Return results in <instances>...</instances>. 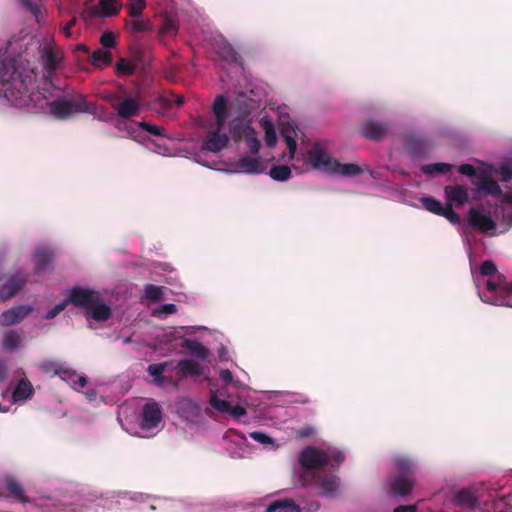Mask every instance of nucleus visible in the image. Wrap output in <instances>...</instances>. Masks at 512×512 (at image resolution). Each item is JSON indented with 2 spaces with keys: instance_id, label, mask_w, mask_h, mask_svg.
Wrapping results in <instances>:
<instances>
[{
  "instance_id": "5",
  "label": "nucleus",
  "mask_w": 512,
  "mask_h": 512,
  "mask_svg": "<svg viewBox=\"0 0 512 512\" xmlns=\"http://www.w3.org/2000/svg\"><path fill=\"white\" fill-rule=\"evenodd\" d=\"M299 463L302 468L318 470L327 465L325 450H320L313 446H307L299 454Z\"/></svg>"
},
{
  "instance_id": "20",
  "label": "nucleus",
  "mask_w": 512,
  "mask_h": 512,
  "mask_svg": "<svg viewBox=\"0 0 512 512\" xmlns=\"http://www.w3.org/2000/svg\"><path fill=\"white\" fill-rule=\"evenodd\" d=\"M237 167L241 172L248 174H260L265 170L264 165L258 158L243 156L238 160Z\"/></svg>"
},
{
  "instance_id": "38",
  "label": "nucleus",
  "mask_w": 512,
  "mask_h": 512,
  "mask_svg": "<svg viewBox=\"0 0 512 512\" xmlns=\"http://www.w3.org/2000/svg\"><path fill=\"white\" fill-rule=\"evenodd\" d=\"M453 168V165L448 163H431L422 166L421 170L424 174L434 175V174H444L449 172Z\"/></svg>"
},
{
  "instance_id": "8",
  "label": "nucleus",
  "mask_w": 512,
  "mask_h": 512,
  "mask_svg": "<svg viewBox=\"0 0 512 512\" xmlns=\"http://www.w3.org/2000/svg\"><path fill=\"white\" fill-rule=\"evenodd\" d=\"M109 100L116 114L121 118L135 116L139 111V101L131 95H128L123 100L118 95H112Z\"/></svg>"
},
{
  "instance_id": "9",
  "label": "nucleus",
  "mask_w": 512,
  "mask_h": 512,
  "mask_svg": "<svg viewBox=\"0 0 512 512\" xmlns=\"http://www.w3.org/2000/svg\"><path fill=\"white\" fill-rule=\"evenodd\" d=\"M162 419V411L158 403L152 402L144 405L142 409L141 428L150 430L158 426Z\"/></svg>"
},
{
  "instance_id": "29",
  "label": "nucleus",
  "mask_w": 512,
  "mask_h": 512,
  "mask_svg": "<svg viewBox=\"0 0 512 512\" xmlns=\"http://www.w3.org/2000/svg\"><path fill=\"white\" fill-rule=\"evenodd\" d=\"M218 56L225 62L228 63H239V55L233 48V46L227 41H222L217 46Z\"/></svg>"
},
{
  "instance_id": "61",
  "label": "nucleus",
  "mask_w": 512,
  "mask_h": 512,
  "mask_svg": "<svg viewBox=\"0 0 512 512\" xmlns=\"http://www.w3.org/2000/svg\"><path fill=\"white\" fill-rule=\"evenodd\" d=\"M8 374V367L4 360L0 359V382L6 380Z\"/></svg>"
},
{
  "instance_id": "7",
  "label": "nucleus",
  "mask_w": 512,
  "mask_h": 512,
  "mask_svg": "<svg viewBox=\"0 0 512 512\" xmlns=\"http://www.w3.org/2000/svg\"><path fill=\"white\" fill-rule=\"evenodd\" d=\"M390 131V126L386 122L375 119H367L360 128V135L372 141H382Z\"/></svg>"
},
{
  "instance_id": "64",
  "label": "nucleus",
  "mask_w": 512,
  "mask_h": 512,
  "mask_svg": "<svg viewBox=\"0 0 512 512\" xmlns=\"http://www.w3.org/2000/svg\"><path fill=\"white\" fill-rule=\"evenodd\" d=\"M394 512H416V509L414 506H398Z\"/></svg>"
},
{
  "instance_id": "59",
  "label": "nucleus",
  "mask_w": 512,
  "mask_h": 512,
  "mask_svg": "<svg viewBox=\"0 0 512 512\" xmlns=\"http://www.w3.org/2000/svg\"><path fill=\"white\" fill-rule=\"evenodd\" d=\"M458 171L462 175H465L468 177H472L476 173L474 166L471 164H463V165L459 166Z\"/></svg>"
},
{
  "instance_id": "11",
  "label": "nucleus",
  "mask_w": 512,
  "mask_h": 512,
  "mask_svg": "<svg viewBox=\"0 0 512 512\" xmlns=\"http://www.w3.org/2000/svg\"><path fill=\"white\" fill-rule=\"evenodd\" d=\"M27 283V278L20 273H16L10 279L0 286V302H5L13 298Z\"/></svg>"
},
{
  "instance_id": "50",
  "label": "nucleus",
  "mask_w": 512,
  "mask_h": 512,
  "mask_svg": "<svg viewBox=\"0 0 512 512\" xmlns=\"http://www.w3.org/2000/svg\"><path fill=\"white\" fill-rule=\"evenodd\" d=\"M441 216L445 217L453 225L460 224V216L453 210L451 205L446 204V207H444Z\"/></svg>"
},
{
  "instance_id": "37",
  "label": "nucleus",
  "mask_w": 512,
  "mask_h": 512,
  "mask_svg": "<svg viewBox=\"0 0 512 512\" xmlns=\"http://www.w3.org/2000/svg\"><path fill=\"white\" fill-rule=\"evenodd\" d=\"M269 176L275 181H287L291 177V169L287 165L272 166Z\"/></svg>"
},
{
  "instance_id": "24",
  "label": "nucleus",
  "mask_w": 512,
  "mask_h": 512,
  "mask_svg": "<svg viewBox=\"0 0 512 512\" xmlns=\"http://www.w3.org/2000/svg\"><path fill=\"white\" fill-rule=\"evenodd\" d=\"M281 136L283 137L284 141L287 144L290 158H294V154L297 149V142H296V129L293 125L290 123L284 124L281 128Z\"/></svg>"
},
{
  "instance_id": "42",
  "label": "nucleus",
  "mask_w": 512,
  "mask_h": 512,
  "mask_svg": "<svg viewBox=\"0 0 512 512\" xmlns=\"http://www.w3.org/2000/svg\"><path fill=\"white\" fill-rule=\"evenodd\" d=\"M421 203L427 211L441 216L444 207L442 206V204L439 200H437L433 197H423L421 199Z\"/></svg>"
},
{
  "instance_id": "36",
  "label": "nucleus",
  "mask_w": 512,
  "mask_h": 512,
  "mask_svg": "<svg viewBox=\"0 0 512 512\" xmlns=\"http://www.w3.org/2000/svg\"><path fill=\"white\" fill-rule=\"evenodd\" d=\"M333 174H340L343 176L353 177L362 173V169L357 164L347 163L341 164L338 161V166L335 167V170L332 172Z\"/></svg>"
},
{
  "instance_id": "49",
  "label": "nucleus",
  "mask_w": 512,
  "mask_h": 512,
  "mask_svg": "<svg viewBox=\"0 0 512 512\" xmlns=\"http://www.w3.org/2000/svg\"><path fill=\"white\" fill-rule=\"evenodd\" d=\"M167 365V362L150 364L147 368V371L151 376H154L156 378V382L158 383L162 380L161 375L164 372Z\"/></svg>"
},
{
  "instance_id": "62",
  "label": "nucleus",
  "mask_w": 512,
  "mask_h": 512,
  "mask_svg": "<svg viewBox=\"0 0 512 512\" xmlns=\"http://www.w3.org/2000/svg\"><path fill=\"white\" fill-rule=\"evenodd\" d=\"M219 376L226 383H230L232 381V379H233L232 372L230 370H228V369H222L220 371Z\"/></svg>"
},
{
  "instance_id": "43",
  "label": "nucleus",
  "mask_w": 512,
  "mask_h": 512,
  "mask_svg": "<svg viewBox=\"0 0 512 512\" xmlns=\"http://www.w3.org/2000/svg\"><path fill=\"white\" fill-rule=\"evenodd\" d=\"M135 70L136 64L125 58H120L116 64L117 73L122 75H132L134 74Z\"/></svg>"
},
{
  "instance_id": "57",
  "label": "nucleus",
  "mask_w": 512,
  "mask_h": 512,
  "mask_svg": "<svg viewBox=\"0 0 512 512\" xmlns=\"http://www.w3.org/2000/svg\"><path fill=\"white\" fill-rule=\"evenodd\" d=\"M246 143L249 148V151L251 154H257L260 149V142L259 140L254 136H247L246 137Z\"/></svg>"
},
{
  "instance_id": "6",
  "label": "nucleus",
  "mask_w": 512,
  "mask_h": 512,
  "mask_svg": "<svg viewBox=\"0 0 512 512\" xmlns=\"http://www.w3.org/2000/svg\"><path fill=\"white\" fill-rule=\"evenodd\" d=\"M303 480L309 478V482L320 488L322 495H332L338 488L339 480L335 475L323 474L317 471H310L303 475Z\"/></svg>"
},
{
  "instance_id": "4",
  "label": "nucleus",
  "mask_w": 512,
  "mask_h": 512,
  "mask_svg": "<svg viewBox=\"0 0 512 512\" xmlns=\"http://www.w3.org/2000/svg\"><path fill=\"white\" fill-rule=\"evenodd\" d=\"M100 295L101 294L96 290L76 286L70 290L69 297L66 299L68 304L81 308L86 313L92 305L100 300Z\"/></svg>"
},
{
  "instance_id": "2",
  "label": "nucleus",
  "mask_w": 512,
  "mask_h": 512,
  "mask_svg": "<svg viewBox=\"0 0 512 512\" xmlns=\"http://www.w3.org/2000/svg\"><path fill=\"white\" fill-rule=\"evenodd\" d=\"M474 282L483 302L512 308V281H506L493 261L481 264L479 272L474 274Z\"/></svg>"
},
{
  "instance_id": "15",
  "label": "nucleus",
  "mask_w": 512,
  "mask_h": 512,
  "mask_svg": "<svg viewBox=\"0 0 512 512\" xmlns=\"http://www.w3.org/2000/svg\"><path fill=\"white\" fill-rule=\"evenodd\" d=\"M447 205L463 206L469 200V193L467 188L461 185L445 186L444 188Z\"/></svg>"
},
{
  "instance_id": "34",
  "label": "nucleus",
  "mask_w": 512,
  "mask_h": 512,
  "mask_svg": "<svg viewBox=\"0 0 512 512\" xmlns=\"http://www.w3.org/2000/svg\"><path fill=\"white\" fill-rule=\"evenodd\" d=\"M35 270L36 272L45 271L52 263L53 254L48 250H37L35 253Z\"/></svg>"
},
{
  "instance_id": "40",
  "label": "nucleus",
  "mask_w": 512,
  "mask_h": 512,
  "mask_svg": "<svg viewBox=\"0 0 512 512\" xmlns=\"http://www.w3.org/2000/svg\"><path fill=\"white\" fill-rule=\"evenodd\" d=\"M21 337L16 331H8L3 336L2 346L5 350H14L19 347Z\"/></svg>"
},
{
  "instance_id": "60",
  "label": "nucleus",
  "mask_w": 512,
  "mask_h": 512,
  "mask_svg": "<svg viewBox=\"0 0 512 512\" xmlns=\"http://www.w3.org/2000/svg\"><path fill=\"white\" fill-rule=\"evenodd\" d=\"M21 2V4L26 8L28 9L29 11H31L33 14H36L39 12V9L36 5H34L32 3L31 0H19Z\"/></svg>"
},
{
  "instance_id": "45",
  "label": "nucleus",
  "mask_w": 512,
  "mask_h": 512,
  "mask_svg": "<svg viewBox=\"0 0 512 512\" xmlns=\"http://www.w3.org/2000/svg\"><path fill=\"white\" fill-rule=\"evenodd\" d=\"M98 8L100 14L105 17L114 16L118 13V9L114 6V0H99Z\"/></svg>"
},
{
  "instance_id": "47",
  "label": "nucleus",
  "mask_w": 512,
  "mask_h": 512,
  "mask_svg": "<svg viewBox=\"0 0 512 512\" xmlns=\"http://www.w3.org/2000/svg\"><path fill=\"white\" fill-rule=\"evenodd\" d=\"M325 454L327 457V465H331L332 467L340 465L344 461V455L341 451L332 449L325 450Z\"/></svg>"
},
{
  "instance_id": "54",
  "label": "nucleus",
  "mask_w": 512,
  "mask_h": 512,
  "mask_svg": "<svg viewBox=\"0 0 512 512\" xmlns=\"http://www.w3.org/2000/svg\"><path fill=\"white\" fill-rule=\"evenodd\" d=\"M67 305H68V301H67V299H64L62 302H60L59 304L54 306L52 309H50L46 313L45 319L51 320V319L55 318L60 312H62L67 307Z\"/></svg>"
},
{
  "instance_id": "55",
  "label": "nucleus",
  "mask_w": 512,
  "mask_h": 512,
  "mask_svg": "<svg viewBox=\"0 0 512 512\" xmlns=\"http://www.w3.org/2000/svg\"><path fill=\"white\" fill-rule=\"evenodd\" d=\"M265 142L269 147L274 146L277 142L276 132L272 126L265 129Z\"/></svg>"
},
{
  "instance_id": "31",
  "label": "nucleus",
  "mask_w": 512,
  "mask_h": 512,
  "mask_svg": "<svg viewBox=\"0 0 512 512\" xmlns=\"http://www.w3.org/2000/svg\"><path fill=\"white\" fill-rule=\"evenodd\" d=\"M91 64L96 68H104L112 63V53L104 49H96L90 56Z\"/></svg>"
},
{
  "instance_id": "1",
  "label": "nucleus",
  "mask_w": 512,
  "mask_h": 512,
  "mask_svg": "<svg viewBox=\"0 0 512 512\" xmlns=\"http://www.w3.org/2000/svg\"><path fill=\"white\" fill-rule=\"evenodd\" d=\"M46 96L47 104L43 107H26L33 112L44 111L49 108L50 114L57 120H67L79 114H95L96 104L87 100L86 96L71 88H65L61 95H54L60 91L52 81H46L41 89Z\"/></svg>"
},
{
  "instance_id": "30",
  "label": "nucleus",
  "mask_w": 512,
  "mask_h": 512,
  "mask_svg": "<svg viewBox=\"0 0 512 512\" xmlns=\"http://www.w3.org/2000/svg\"><path fill=\"white\" fill-rule=\"evenodd\" d=\"M479 190L484 191L486 194L500 197L502 195V189L499 184L488 176H483L476 183Z\"/></svg>"
},
{
  "instance_id": "26",
  "label": "nucleus",
  "mask_w": 512,
  "mask_h": 512,
  "mask_svg": "<svg viewBox=\"0 0 512 512\" xmlns=\"http://www.w3.org/2000/svg\"><path fill=\"white\" fill-rule=\"evenodd\" d=\"M268 512H300V507L292 499H278L270 503Z\"/></svg>"
},
{
  "instance_id": "56",
  "label": "nucleus",
  "mask_w": 512,
  "mask_h": 512,
  "mask_svg": "<svg viewBox=\"0 0 512 512\" xmlns=\"http://www.w3.org/2000/svg\"><path fill=\"white\" fill-rule=\"evenodd\" d=\"M499 174L503 182H509L512 180V166L509 164L501 165Z\"/></svg>"
},
{
  "instance_id": "32",
  "label": "nucleus",
  "mask_w": 512,
  "mask_h": 512,
  "mask_svg": "<svg viewBox=\"0 0 512 512\" xmlns=\"http://www.w3.org/2000/svg\"><path fill=\"white\" fill-rule=\"evenodd\" d=\"M455 501L459 506L473 509L476 507L478 500L477 497L468 489H462L455 495Z\"/></svg>"
},
{
  "instance_id": "17",
  "label": "nucleus",
  "mask_w": 512,
  "mask_h": 512,
  "mask_svg": "<svg viewBox=\"0 0 512 512\" xmlns=\"http://www.w3.org/2000/svg\"><path fill=\"white\" fill-rule=\"evenodd\" d=\"M212 112L215 116V126L223 129L227 120V100L223 95H218L212 105Z\"/></svg>"
},
{
  "instance_id": "19",
  "label": "nucleus",
  "mask_w": 512,
  "mask_h": 512,
  "mask_svg": "<svg viewBox=\"0 0 512 512\" xmlns=\"http://www.w3.org/2000/svg\"><path fill=\"white\" fill-rule=\"evenodd\" d=\"M176 369L178 374L182 377H186L188 375L192 377H198L203 374V368L201 365L191 359H182L178 361Z\"/></svg>"
},
{
  "instance_id": "33",
  "label": "nucleus",
  "mask_w": 512,
  "mask_h": 512,
  "mask_svg": "<svg viewBox=\"0 0 512 512\" xmlns=\"http://www.w3.org/2000/svg\"><path fill=\"white\" fill-rule=\"evenodd\" d=\"M396 470L398 475H405L406 477H412L415 471L412 460L407 456H398L394 459Z\"/></svg>"
},
{
  "instance_id": "35",
  "label": "nucleus",
  "mask_w": 512,
  "mask_h": 512,
  "mask_svg": "<svg viewBox=\"0 0 512 512\" xmlns=\"http://www.w3.org/2000/svg\"><path fill=\"white\" fill-rule=\"evenodd\" d=\"M126 29L132 33H143L151 31L152 25L148 19L132 18L126 21Z\"/></svg>"
},
{
  "instance_id": "25",
  "label": "nucleus",
  "mask_w": 512,
  "mask_h": 512,
  "mask_svg": "<svg viewBox=\"0 0 512 512\" xmlns=\"http://www.w3.org/2000/svg\"><path fill=\"white\" fill-rule=\"evenodd\" d=\"M43 57H44V67L48 74L45 82L51 81L50 77L56 71V69L61 61V57L59 56V54L56 51H54L52 49H45Z\"/></svg>"
},
{
  "instance_id": "46",
  "label": "nucleus",
  "mask_w": 512,
  "mask_h": 512,
  "mask_svg": "<svg viewBox=\"0 0 512 512\" xmlns=\"http://www.w3.org/2000/svg\"><path fill=\"white\" fill-rule=\"evenodd\" d=\"M145 297L151 301H159L162 299V288L153 284H147L144 288Z\"/></svg>"
},
{
  "instance_id": "23",
  "label": "nucleus",
  "mask_w": 512,
  "mask_h": 512,
  "mask_svg": "<svg viewBox=\"0 0 512 512\" xmlns=\"http://www.w3.org/2000/svg\"><path fill=\"white\" fill-rule=\"evenodd\" d=\"M181 346L187 349L191 355L199 358L206 359L209 355V350L202 343L194 339H183Z\"/></svg>"
},
{
  "instance_id": "22",
  "label": "nucleus",
  "mask_w": 512,
  "mask_h": 512,
  "mask_svg": "<svg viewBox=\"0 0 512 512\" xmlns=\"http://www.w3.org/2000/svg\"><path fill=\"white\" fill-rule=\"evenodd\" d=\"M429 146L428 141L419 136H409L406 140V147L413 156H422Z\"/></svg>"
},
{
  "instance_id": "52",
  "label": "nucleus",
  "mask_w": 512,
  "mask_h": 512,
  "mask_svg": "<svg viewBox=\"0 0 512 512\" xmlns=\"http://www.w3.org/2000/svg\"><path fill=\"white\" fill-rule=\"evenodd\" d=\"M177 29V25L172 19H166L160 29V35H175Z\"/></svg>"
},
{
  "instance_id": "14",
  "label": "nucleus",
  "mask_w": 512,
  "mask_h": 512,
  "mask_svg": "<svg viewBox=\"0 0 512 512\" xmlns=\"http://www.w3.org/2000/svg\"><path fill=\"white\" fill-rule=\"evenodd\" d=\"M209 403L217 411L231 414L234 417H241L246 414V409L243 406L239 404L231 405L229 401L218 398L215 392H211Z\"/></svg>"
},
{
  "instance_id": "51",
  "label": "nucleus",
  "mask_w": 512,
  "mask_h": 512,
  "mask_svg": "<svg viewBox=\"0 0 512 512\" xmlns=\"http://www.w3.org/2000/svg\"><path fill=\"white\" fill-rule=\"evenodd\" d=\"M100 43L104 48H113L116 45L115 35L111 31H105L100 37Z\"/></svg>"
},
{
  "instance_id": "63",
  "label": "nucleus",
  "mask_w": 512,
  "mask_h": 512,
  "mask_svg": "<svg viewBox=\"0 0 512 512\" xmlns=\"http://www.w3.org/2000/svg\"><path fill=\"white\" fill-rule=\"evenodd\" d=\"M503 221L507 224L512 226V210H505L503 212Z\"/></svg>"
},
{
  "instance_id": "21",
  "label": "nucleus",
  "mask_w": 512,
  "mask_h": 512,
  "mask_svg": "<svg viewBox=\"0 0 512 512\" xmlns=\"http://www.w3.org/2000/svg\"><path fill=\"white\" fill-rule=\"evenodd\" d=\"M59 377L77 390L83 388L87 384L86 376L77 374L76 371L67 366L63 367Z\"/></svg>"
},
{
  "instance_id": "41",
  "label": "nucleus",
  "mask_w": 512,
  "mask_h": 512,
  "mask_svg": "<svg viewBox=\"0 0 512 512\" xmlns=\"http://www.w3.org/2000/svg\"><path fill=\"white\" fill-rule=\"evenodd\" d=\"M159 102L166 108H170L173 104L180 107L184 103V97L180 94L170 92L159 97Z\"/></svg>"
},
{
  "instance_id": "48",
  "label": "nucleus",
  "mask_w": 512,
  "mask_h": 512,
  "mask_svg": "<svg viewBox=\"0 0 512 512\" xmlns=\"http://www.w3.org/2000/svg\"><path fill=\"white\" fill-rule=\"evenodd\" d=\"M139 126L142 130L155 135V136H164L165 135V129L161 126L151 124L146 121H142L139 123Z\"/></svg>"
},
{
  "instance_id": "27",
  "label": "nucleus",
  "mask_w": 512,
  "mask_h": 512,
  "mask_svg": "<svg viewBox=\"0 0 512 512\" xmlns=\"http://www.w3.org/2000/svg\"><path fill=\"white\" fill-rule=\"evenodd\" d=\"M5 488L8 491L9 495L16 499L17 501L22 503L28 501V498L25 495L23 487L16 479L12 477H7L5 479Z\"/></svg>"
},
{
  "instance_id": "53",
  "label": "nucleus",
  "mask_w": 512,
  "mask_h": 512,
  "mask_svg": "<svg viewBox=\"0 0 512 512\" xmlns=\"http://www.w3.org/2000/svg\"><path fill=\"white\" fill-rule=\"evenodd\" d=\"M249 436L254 441H257L263 445H269L273 443V439L269 435L260 431L251 432Z\"/></svg>"
},
{
  "instance_id": "13",
  "label": "nucleus",
  "mask_w": 512,
  "mask_h": 512,
  "mask_svg": "<svg viewBox=\"0 0 512 512\" xmlns=\"http://www.w3.org/2000/svg\"><path fill=\"white\" fill-rule=\"evenodd\" d=\"M467 221L472 228H476L481 232H487L496 227L495 222L489 215L481 213L474 207L469 210Z\"/></svg>"
},
{
  "instance_id": "16",
  "label": "nucleus",
  "mask_w": 512,
  "mask_h": 512,
  "mask_svg": "<svg viewBox=\"0 0 512 512\" xmlns=\"http://www.w3.org/2000/svg\"><path fill=\"white\" fill-rule=\"evenodd\" d=\"M414 484L412 477H406L405 475H396L389 479L390 489L393 495L406 496L408 495Z\"/></svg>"
},
{
  "instance_id": "10",
  "label": "nucleus",
  "mask_w": 512,
  "mask_h": 512,
  "mask_svg": "<svg viewBox=\"0 0 512 512\" xmlns=\"http://www.w3.org/2000/svg\"><path fill=\"white\" fill-rule=\"evenodd\" d=\"M222 130L216 126L214 131H209L206 134L202 144L203 150L216 153L227 146L229 138L227 134L221 133Z\"/></svg>"
},
{
  "instance_id": "12",
  "label": "nucleus",
  "mask_w": 512,
  "mask_h": 512,
  "mask_svg": "<svg viewBox=\"0 0 512 512\" xmlns=\"http://www.w3.org/2000/svg\"><path fill=\"white\" fill-rule=\"evenodd\" d=\"M32 307L29 305H18L0 314L1 326H12L20 323L29 313Z\"/></svg>"
},
{
  "instance_id": "58",
  "label": "nucleus",
  "mask_w": 512,
  "mask_h": 512,
  "mask_svg": "<svg viewBox=\"0 0 512 512\" xmlns=\"http://www.w3.org/2000/svg\"><path fill=\"white\" fill-rule=\"evenodd\" d=\"M99 15H101V14H100V10L98 7L86 8L82 13L83 18L87 21L90 19H93Z\"/></svg>"
},
{
  "instance_id": "39",
  "label": "nucleus",
  "mask_w": 512,
  "mask_h": 512,
  "mask_svg": "<svg viewBox=\"0 0 512 512\" xmlns=\"http://www.w3.org/2000/svg\"><path fill=\"white\" fill-rule=\"evenodd\" d=\"M64 366L62 362L57 360H44L40 363V370L46 374L60 376V372Z\"/></svg>"
},
{
  "instance_id": "3",
  "label": "nucleus",
  "mask_w": 512,
  "mask_h": 512,
  "mask_svg": "<svg viewBox=\"0 0 512 512\" xmlns=\"http://www.w3.org/2000/svg\"><path fill=\"white\" fill-rule=\"evenodd\" d=\"M307 162L313 169L327 173H332L338 166V160L332 158L319 143L307 152Z\"/></svg>"
},
{
  "instance_id": "44",
  "label": "nucleus",
  "mask_w": 512,
  "mask_h": 512,
  "mask_svg": "<svg viewBox=\"0 0 512 512\" xmlns=\"http://www.w3.org/2000/svg\"><path fill=\"white\" fill-rule=\"evenodd\" d=\"M145 7V0H131V3L128 4V15L131 18H139Z\"/></svg>"
},
{
  "instance_id": "18",
  "label": "nucleus",
  "mask_w": 512,
  "mask_h": 512,
  "mask_svg": "<svg viewBox=\"0 0 512 512\" xmlns=\"http://www.w3.org/2000/svg\"><path fill=\"white\" fill-rule=\"evenodd\" d=\"M87 318H92L95 321L103 322L111 317V308L103 302L102 296L100 300L92 305V307L85 313Z\"/></svg>"
},
{
  "instance_id": "28",
  "label": "nucleus",
  "mask_w": 512,
  "mask_h": 512,
  "mask_svg": "<svg viewBox=\"0 0 512 512\" xmlns=\"http://www.w3.org/2000/svg\"><path fill=\"white\" fill-rule=\"evenodd\" d=\"M34 393V388L27 378H21L13 391V399L22 401L30 398Z\"/></svg>"
}]
</instances>
